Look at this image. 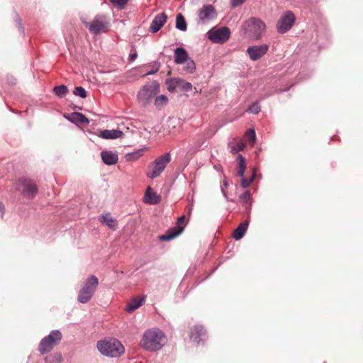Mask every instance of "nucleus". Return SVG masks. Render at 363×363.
Listing matches in <instances>:
<instances>
[{
	"label": "nucleus",
	"instance_id": "ea45409f",
	"mask_svg": "<svg viewBox=\"0 0 363 363\" xmlns=\"http://www.w3.org/2000/svg\"><path fill=\"white\" fill-rule=\"evenodd\" d=\"M244 145L242 144H238L237 147H233L232 149V152L238 153V152L243 150Z\"/></svg>",
	"mask_w": 363,
	"mask_h": 363
},
{
	"label": "nucleus",
	"instance_id": "37998d69",
	"mask_svg": "<svg viewBox=\"0 0 363 363\" xmlns=\"http://www.w3.org/2000/svg\"><path fill=\"white\" fill-rule=\"evenodd\" d=\"M17 18L16 20V23L18 24V28L23 31V26H22V24H21V20L20 18V17L17 15Z\"/></svg>",
	"mask_w": 363,
	"mask_h": 363
},
{
	"label": "nucleus",
	"instance_id": "c85d7f7f",
	"mask_svg": "<svg viewBox=\"0 0 363 363\" xmlns=\"http://www.w3.org/2000/svg\"><path fill=\"white\" fill-rule=\"evenodd\" d=\"M176 28L181 31H186L187 30V24L184 16L182 13H178L176 16Z\"/></svg>",
	"mask_w": 363,
	"mask_h": 363
},
{
	"label": "nucleus",
	"instance_id": "6e6552de",
	"mask_svg": "<svg viewBox=\"0 0 363 363\" xmlns=\"http://www.w3.org/2000/svg\"><path fill=\"white\" fill-rule=\"evenodd\" d=\"M296 16L291 11H286L279 18L277 23V30L280 34L287 33L295 23Z\"/></svg>",
	"mask_w": 363,
	"mask_h": 363
},
{
	"label": "nucleus",
	"instance_id": "c9c22d12",
	"mask_svg": "<svg viewBox=\"0 0 363 363\" xmlns=\"http://www.w3.org/2000/svg\"><path fill=\"white\" fill-rule=\"evenodd\" d=\"M260 111L261 107L258 102L253 103L248 108V111L254 114H257Z\"/></svg>",
	"mask_w": 363,
	"mask_h": 363
},
{
	"label": "nucleus",
	"instance_id": "c756f323",
	"mask_svg": "<svg viewBox=\"0 0 363 363\" xmlns=\"http://www.w3.org/2000/svg\"><path fill=\"white\" fill-rule=\"evenodd\" d=\"M168 102V98L166 95L162 94L155 98V106L158 109H162Z\"/></svg>",
	"mask_w": 363,
	"mask_h": 363
},
{
	"label": "nucleus",
	"instance_id": "1a4fd4ad",
	"mask_svg": "<svg viewBox=\"0 0 363 363\" xmlns=\"http://www.w3.org/2000/svg\"><path fill=\"white\" fill-rule=\"evenodd\" d=\"M230 31L228 27L212 28L207 33L208 38L215 43L223 44L230 38Z\"/></svg>",
	"mask_w": 363,
	"mask_h": 363
},
{
	"label": "nucleus",
	"instance_id": "2f4dec72",
	"mask_svg": "<svg viewBox=\"0 0 363 363\" xmlns=\"http://www.w3.org/2000/svg\"><path fill=\"white\" fill-rule=\"evenodd\" d=\"M256 177V171L255 169H253V172L250 178H245L244 177H241V186L244 189L247 188L254 181L255 178Z\"/></svg>",
	"mask_w": 363,
	"mask_h": 363
},
{
	"label": "nucleus",
	"instance_id": "72a5a7b5",
	"mask_svg": "<svg viewBox=\"0 0 363 363\" xmlns=\"http://www.w3.org/2000/svg\"><path fill=\"white\" fill-rule=\"evenodd\" d=\"M73 94L75 96H78L80 98L84 99L87 96V92L82 86H77L73 91Z\"/></svg>",
	"mask_w": 363,
	"mask_h": 363
},
{
	"label": "nucleus",
	"instance_id": "6ab92c4d",
	"mask_svg": "<svg viewBox=\"0 0 363 363\" xmlns=\"http://www.w3.org/2000/svg\"><path fill=\"white\" fill-rule=\"evenodd\" d=\"M102 161L107 165L115 164L118 160L117 152L111 150H104L101 153Z\"/></svg>",
	"mask_w": 363,
	"mask_h": 363
},
{
	"label": "nucleus",
	"instance_id": "39448f33",
	"mask_svg": "<svg viewBox=\"0 0 363 363\" xmlns=\"http://www.w3.org/2000/svg\"><path fill=\"white\" fill-rule=\"evenodd\" d=\"M170 161L171 155L169 152H166L157 157L148 167L149 172H147V177L150 179H155L159 177Z\"/></svg>",
	"mask_w": 363,
	"mask_h": 363
},
{
	"label": "nucleus",
	"instance_id": "f257e3e1",
	"mask_svg": "<svg viewBox=\"0 0 363 363\" xmlns=\"http://www.w3.org/2000/svg\"><path fill=\"white\" fill-rule=\"evenodd\" d=\"M167 342L166 336L160 329L154 328L147 330L141 339L142 347L148 352L160 350Z\"/></svg>",
	"mask_w": 363,
	"mask_h": 363
},
{
	"label": "nucleus",
	"instance_id": "20e7f679",
	"mask_svg": "<svg viewBox=\"0 0 363 363\" xmlns=\"http://www.w3.org/2000/svg\"><path fill=\"white\" fill-rule=\"evenodd\" d=\"M160 92V84L157 81H153L151 84L145 85L137 95L138 101L144 106L150 105L153 99Z\"/></svg>",
	"mask_w": 363,
	"mask_h": 363
},
{
	"label": "nucleus",
	"instance_id": "ddd939ff",
	"mask_svg": "<svg viewBox=\"0 0 363 363\" xmlns=\"http://www.w3.org/2000/svg\"><path fill=\"white\" fill-rule=\"evenodd\" d=\"M198 17L202 23H207L216 18L217 12L213 6L211 4L204 5L199 9Z\"/></svg>",
	"mask_w": 363,
	"mask_h": 363
},
{
	"label": "nucleus",
	"instance_id": "f3484780",
	"mask_svg": "<svg viewBox=\"0 0 363 363\" xmlns=\"http://www.w3.org/2000/svg\"><path fill=\"white\" fill-rule=\"evenodd\" d=\"M161 197L155 192L151 187L148 186L144 196V202L150 205H155L160 202Z\"/></svg>",
	"mask_w": 363,
	"mask_h": 363
},
{
	"label": "nucleus",
	"instance_id": "9d476101",
	"mask_svg": "<svg viewBox=\"0 0 363 363\" xmlns=\"http://www.w3.org/2000/svg\"><path fill=\"white\" fill-rule=\"evenodd\" d=\"M167 89L170 92L179 91H189L192 89V84L181 78H172L166 80Z\"/></svg>",
	"mask_w": 363,
	"mask_h": 363
},
{
	"label": "nucleus",
	"instance_id": "423d86ee",
	"mask_svg": "<svg viewBox=\"0 0 363 363\" xmlns=\"http://www.w3.org/2000/svg\"><path fill=\"white\" fill-rule=\"evenodd\" d=\"M241 28L245 34L249 31L253 32L254 37L256 39H259L265 31L266 26L261 19L257 18H251L242 25Z\"/></svg>",
	"mask_w": 363,
	"mask_h": 363
},
{
	"label": "nucleus",
	"instance_id": "f03ea898",
	"mask_svg": "<svg viewBox=\"0 0 363 363\" xmlns=\"http://www.w3.org/2000/svg\"><path fill=\"white\" fill-rule=\"evenodd\" d=\"M96 347L101 354L108 357L117 358L125 353V347L122 343L113 337L99 341Z\"/></svg>",
	"mask_w": 363,
	"mask_h": 363
},
{
	"label": "nucleus",
	"instance_id": "aec40b11",
	"mask_svg": "<svg viewBox=\"0 0 363 363\" xmlns=\"http://www.w3.org/2000/svg\"><path fill=\"white\" fill-rule=\"evenodd\" d=\"M99 136L104 139H116L123 136V133L119 129L100 130Z\"/></svg>",
	"mask_w": 363,
	"mask_h": 363
},
{
	"label": "nucleus",
	"instance_id": "7ed1b4c3",
	"mask_svg": "<svg viewBox=\"0 0 363 363\" xmlns=\"http://www.w3.org/2000/svg\"><path fill=\"white\" fill-rule=\"evenodd\" d=\"M99 286L98 278L92 275L87 278L79 291L77 300L81 303H88L93 297Z\"/></svg>",
	"mask_w": 363,
	"mask_h": 363
},
{
	"label": "nucleus",
	"instance_id": "2eb2a0df",
	"mask_svg": "<svg viewBox=\"0 0 363 363\" xmlns=\"http://www.w3.org/2000/svg\"><path fill=\"white\" fill-rule=\"evenodd\" d=\"M206 337V331L202 325H195L191 331V339L197 344L204 341Z\"/></svg>",
	"mask_w": 363,
	"mask_h": 363
},
{
	"label": "nucleus",
	"instance_id": "4468645a",
	"mask_svg": "<svg viewBox=\"0 0 363 363\" xmlns=\"http://www.w3.org/2000/svg\"><path fill=\"white\" fill-rule=\"evenodd\" d=\"M269 50V45L262 44L260 45H254L247 49V53L251 60L256 61L262 57Z\"/></svg>",
	"mask_w": 363,
	"mask_h": 363
},
{
	"label": "nucleus",
	"instance_id": "9b49d317",
	"mask_svg": "<svg viewBox=\"0 0 363 363\" xmlns=\"http://www.w3.org/2000/svg\"><path fill=\"white\" fill-rule=\"evenodd\" d=\"M84 25L91 33L94 34L106 32L108 30V23L101 16H96L91 23L84 22Z\"/></svg>",
	"mask_w": 363,
	"mask_h": 363
},
{
	"label": "nucleus",
	"instance_id": "dca6fc26",
	"mask_svg": "<svg viewBox=\"0 0 363 363\" xmlns=\"http://www.w3.org/2000/svg\"><path fill=\"white\" fill-rule=\"evenodd\" d=\"M167 18V17L164 13L156 15L151 23L150 31L152 33H155L159 31L165 23Z\"/></svg>",
	"mask_w": 363,
	"mask_h": 363
},
{
	"label": "nucleus",
	"instance_id": "c03bdc74",
	"mask_svg": "<svg viewBox=\"0 0 363 363\" xmlns=\"http://www.w3.org/2000/svg\"><path fill=\"white\" fill-rule=\"evenodd\" d=\"M4 214V206L1 201H0V216L3 218Z\"/></svg>",
	"mask_w": 363,
	"mask_h": 363
},
{
	"label": "nucleus",
	"instance_id": "5701e85b",
	"mask_svg": "<svg viewBox=\"0 0 363 363\" xmlns=\"http://www.w3.org/2000/svg\"><path fill=\"white\" fill-rule=\"evenodd\" d=\"M248 228V223L247 221H244L241 223L237 228L234 230L233 233V238L236 240H240L246 233Z\"/></svg>",
	"mask_w": 363,
	"mask_h": 363
},
{
	"label": "nucleus",
	"instance_id": "412c9836",
	"mask_svg": "<svg viewBox=\"0 0 363 363\" xmlns=\"http://www.w3.org/2000/svg\"><path fill=\"white\" fill-rule=\"evenodd\" d=\"M189 58L187 51L183 48H177L174 50V62L177 65L184 64Z\"/></svg>",
	"mask_w": 363,
	"mask_h": 363
},
{
	"label": "nucleus",
	"instance_id": "4be33fe9",
	"mask_svg": "<svg viewBox=\"0 0 363 363\" xmlns=\"http://www.w3.org/2000/svg\"><path fill=\"white\" fill-rule=\"evenodd\" d=\"M45 338L49 340L53 346H55L61 342L62 335L59 330H53Z\"/></svg>",
	"mask_w": 363,
	"mask_h": 363
},
{
	"label": "nucleus",
	"instance_id": "a19ab883",
	"mask_svg": "<svg viewBox=\"0 0 363 363\" xmlns=\"http://www.w3.org/2000/svg\"><path fill=\"white\" fill-rule=\"evenodd\" d=\"M137 57H138V53L136 52L130 53L129 55V57H128V61L133 62Z\"/></svg>",
	"mask_w": 363,
	"mask_h": 363
},
{
	"label": "nucleus",
	"instance_id": "a211bd4d",
	"mask_svg": "<svg viewBox=\"0 0 363 363\" xmlns=\"http://www.w3.org/2000/svg\"><path fill=\"white\" fill-rule=\"evenodd\" d=\"M65 118L72 123H89V120L83 113L80 112H73L69 115H65Z\"/></svg>",
	"mask_w": 363,
	"mask_h": 363
},
{
	"label": "nucleus",
	"instance_id": "4c0bfd02",
	"mask_svg": "<svg viewBox=\"0 0 363 363\" xmlns=\"http://www.w3.org/2000/svg\"><path fill=\"white\" fill-rule=\"evenodd\" d=\"M228 187V183L226 180V179L225 178V179L223 180V185L221 186V192H222V194L223 196V197L226 199V201H228V195H227V193L225 191L224 189H227Z\"/></svg>",
	"mask_w": 363,
	"mask_h": 363
},
{
	"label": "nucleus",
	"instance_id": "bb28decb",
	"mask_svg": "<svg viewBox=\"0 0 363 363\" xmlns=\"http://www.w3.org/2000/svg\"><path fill=\"white\" fill-rule=\"evenodd\" d=\"M101 221L113 230L117 228L116 220L111 217L110 213L102 215Z\"/></svg>",
	"mask_w": 363,
	"mask_h": 363
},
{
	"label": "nucleus",
	"instance_id": "b1692460",
	"mask_svg": "<svg viewBox=\"0 0 363 363\" xmlns=\"http://www.w3.org/2000/svg\"><path fill=\"white\" fill-rule=\"evenodd\" d=\"M145 301V297H142V298H135L132 299L128 303V305L126 306V309H125L126 311L128 312V313L134 311L135 309H137L139 307H140L143 304Z\"/></svg>",
	"mask_w": 363,
	"mask_h": 363
},
{
	"label": "nucleus",
	"instance_id": "473e14b6",
	"mask_svg": "<svg viewBox=\"0 0 363 363\" xmlns=\"http://www.w3.org/2000/svg\"><path fill=\"white\" fill-rule=\"evenodd\" d=\"M185 67L184 70L187 72L188 73H193L196 70V65L194 61L191 59L190 57L188 59V60L185 61L184 62Z\"/></svg>",
	"mask_w": 363,
	"mask_h": 363
},
{
	"label": "nucleus",
	"instance_id": "0eeeda50",
	"mask_svg": "<svg viewBox=\"0 0 363 363\" xmlns=\"http://www.w3.org/2000/svg\"><path fill=\"white\" fill-rule=\"evenodd\" d=\"M17 188L24 197L33 199L36 196L38 189L35 183L27 177H21L17 182Z\"/></svg>",
	"mask_w": 363,
	"mask_h": 363
},
{
	"label": "nucleus",
	"instance_id": "79ce46f5",
	"mask_svg": "<svg viewBox=\"0 0 363 363\" xmlns=\"http://www.w3.org/2000/svg\"><path fill=\"white\" fill-rule=\"evenodd\" d=\"M245 0H231V4L233 6H238L242 4Z\"/></svg>",
	"mask_w": 363,
	"mask_h": 363
},
{
	"label": "nucleus",
	"instance_id": "f704fd0d",
	"mask_svg": "<svg viewBox=\"0 0 363 363\" xmlns=\"http://www.w3.org/2000/svg\"><path fill=\"white\" fill-rule=\"evenodd\" d=\"M245 135L250 140V143L252 145L256 139V134L254 128H250L247 130Z\"/></svg>",
	"mask_w": 363,
	"mask_h": 363
},
{
	"label": "nucleus",
	"instance_id": "7c9ffc66",
	"mask_svg": "<svg viewBox=\"0 0 363 363\" xmlns=\"http://www.w3.org/2000/svg\"><path fill=\"white\" fill-rule=\"evenodd\" d=\"M68 92V88L65 85L56 86L53 88V93L60 98L65 96Z\"/></svg>",
	"mask_w": 363,
	"mask_h": 363
},
{
	"label": "nucleus",
	"instance_id": "58836bf2",
	"mask_svg": "<svg viewBox=\"0 0 363 363\" xmlns=\"http://www.w3.org/2000/svg\"><path fill=\"white\" fill-rule=\"evenodd\" d=\"M153 65H155V69L148 71L146 75H152L158 72L160 68V63L157 61H154Z\"/></svg>",
	"mask_w": 363,
	"mask_h": 363
},
{
	"label": "nucleus",
	"instance_id": "393cba45",
	"mask_svg": "<svg viewBox=\"0 0 363 363\" xmlns=\"http://www.w3.org/2000/svg\"><path fill=\"white\" fill-rule=\"evenodd\" d=\"M239 200L242 203V206L245 208L246 211H250L252 203H251V195L249 191H245L239 196Z\"/></svg>",
	"mask_w": 363,
	"mask_h": 363
},
{
	"label": "nucleus",
	"instance_id": "a18cd8bd",
	"mask_svg": "<svg viewBox=\"0 0 363 363\" xmlns=\"http://www.w3.org/2000/svg\"><path fill=\"white\" fill-rule=\"evenodd\" d=\"M152 66L155 69V65H153V62L152 63Z\"/></svg>",
	"mask_w": 363,
	"mask_h": 363
},
{
	"label": "nucleus",
	"instance_id": "e433bc0d",
	"mask_svg": "<svg viewBox=\"0 0 363 363\" xmlns=\"http://www.w3.org/2000/svg\"><path fill=\"white\" fill-rule=\"evenodd\" d=\"M128 1V0H111V2L117 6L119 9H124Z\"/></svg>",
	"mask_w": 363,
	"mask_h": 363
},
{
	"label": "nucleus",
	"instance_id": "a878e982",
	"mask_svg": "<svg viewBox=\"0 0 363 363\" xmlns=\"http://www.w3.org/2000/svg\"><path fill=\"white\" fill-rule=\"evenodd\" d=\"M53 345L48 340L43 337L39 344L38 350L42 354L49 353L53 348Z\"/></svg>",
	"mask_w": 363,
	"mask_h": 363
},
{
	"label": "nucleus",
	"instance_id": "cd10ccee",
	"mask_svg": "<svg viewBox=\"0 0 363 363\" xmlns=\"http://www.w3.org/2000/svg\"><path fill=\"white\" fill-rule=\"evenodd\" d=\"M238 175L239 177H244L246 164H245V159L241 154H238Z\"/></svg>",
	"mask_w": 363,
	"mask_h": 363
},
{
	"label": "nucleus",
	"instance_id": "f8f14e48",
	"mask_svg": "<svg viewBox=\"0 0 363 363\" xmlns=\"http://www.w3.org/2000/svg\"><path fill=\"white\" fill-rule=\"evenodd\" d=\"M185 220V216H182L177 219V225H180L183 223ZM184 227L177 226L172 228L168 229L164 235H162L159 237V240L160 241H169L178 235H179L184 230Z\"/></svg>",
	"mask_w": 363,
	"mask_h": 363
}]
</instances>
